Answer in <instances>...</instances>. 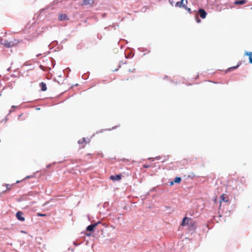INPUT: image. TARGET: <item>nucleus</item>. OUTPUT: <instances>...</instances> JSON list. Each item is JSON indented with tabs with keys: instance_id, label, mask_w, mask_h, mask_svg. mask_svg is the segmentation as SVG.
<instances>
[{
	"instance_id": "nucleus-1",
	"label": "nucleus",
	"mask_w": 252,
	"mask_h": 252,
	"mask_svg": "<svg viewBox=\"0 0 252 252\" xmlns=\"http://www.w3.org/2000/svg\"><path fill=\"white\" fill-rule=\"evenodd\" d=\"M18 43L19 41L15 39H13L11 40H9L8 41V44H7V48H11L13 46H15L17 45L18 44Z\"/></svg>"
},
{
	"instance_id": "nucleus-2",
	"label": "nucleus",
	"mask_w": 252,
	"mask_h": 252,
	"mask_svg": "<svg viewBox=\"0 0 252 252\" xmlns=\"http://www.w3.org/2000/svg\"><path fill=\"white\" fill-rule=\"evenodd\" d=\"M16 217L17 218L22 221H23L25 220V218H24L23 217V213L21 212H18L17 213H16Z\"/></svg>"
},
{
	"instance_id": "nucleus-3",
	"label": "nucleus",
	"mask_w": 252,
	"mask_h": 252,
	"mask_svg": "<svg viewBox=\"0 0 252 252\" xmlns=\"http://www.w3.org/2000/svg\"><path fill=\"white\" fill-rule=\"evenodd\" d=\"M100 221L97 222V223H95L94 224H91L89 225L87 228V230L89 231H92L94 230V228L98 224L100 223Z\"/></svg>"
},
{
	"instance_id": "nucleus-4",
	"label": "nucleus",
	"mask_w": 252,
	"mask_h": 252,
	"mask_svg": "<svg viewBox=\"0 0 252 252\" xmlns=\"http://www.w3.org/2000/svg\"><path fill=\"white\" fill-rule=\"evenodd\" d=\"M199 14L200 15V16L202 18H205L207 15V13L205 12V11L203 9H200L199 10Z\"/></svg>"
},
{
	"instance_id": "nucleus-5",
	"label": "nucleus",
	"mask_w": 252,
	"mask_h": 252,
	"mask_svg": "<svg viewBox=\"0 0 252 252\" xmlns=\"http://www.w3.org/2000/svg\"><path fill=\"white\" fill-rule=\"evenodd\" d=\"M110 179L113 181H119L121 179V175L120 174L112 175L110 176Z\"/></svg>"
},
{
	"instance_id": "nucleus-6",
	"label": "nucleus",
	"mask_w": 252,
	"mask_h": 252,
	"mask_svg": "<svg viewBox=\"0 0 252 252\" xmlns=\"http://www.w3.org/2000/svg\"><path fill=\"white\" fill-rule=\"evenodd\" d=\"M94 0H84L83 4L85 5H91L94 2Z\"/></svg>"
},
{
	"instance_id": "nucleus-7",
	"label": "nucleus",
	"mask_w": 252,
	"mask_h": 252,
	"mask_svg": "<svg viewBox=\"0 0 252 252\" xmlns=\"http://www.w3.org/2000/svg\"><path fill=\"white\" fill-rule=\"evenodd\" d=\"M245 55L249 56V62L251 63H252V52H246Z\"/></svg>"
},
{
	"instance_id": "nucleus-8",
	"label": "nucleus",
	"mask_w": 252,
	"mask_h": 252,
	"mask_svg": "<svg viewBox=\"0 0 252 252\" xmlns=\"http://www.w3.org/2000/svg\"><path fill=\"white\" fill-rule=\"evenodd\" d=\"M246 2V0H237L235 1L234 4L236 5H242Z\"/></svg>"
},
{
	"instance_id": "nucleus-9",
	"label": "nucleus",
	"mask_w": 252,
	"mask_h": 252,
	"mask_svg": "<svg viewBox=\"0 0 252 252\" xmlns=\"http://www.w3.org/2000/svg\"><path fill=\"white\" fill-rule=\"evenodd\" d=\"M40 86L41 87V90L42 91H45L47 90L46 85L45 83L42 82L40 84Z\"/></svg>"
},
{
	"instance_id": "nucleus-10",
	"label": "nucleus",
	"mask_w": 252,
	"mask_h": 252,
	"mask_svg": "<svg viewBox=\"0 0 252 252\" xmlns=\"http://www.w3.org/2000/svg\"><path fill=\"white\" fill-rule=\"evenodd\" d=\"M59 18L61 21L65 20L67 19V16L65 14H61L59 16Z\"/></svg>"
},
{
	"instance_id": "nucleus-11",
	"label": "nucleus",
	"mask_w": 252,
	"mask_h": 252,
	"mask_svg": "<svg viewBox=\"0 0 252 252\" xmlns=\"http://www.w3.org/2000/svg\"><path fill=\"white\" fill-rule=\"evenodd\" d=\"M188 1L187 0H181L180 2V6H182L183 7L186 6V4L187 3Z\"/></svg>"
},
{
	"instance_id": "nucleus-12",
	"label": "nucleus",
	"mask_w": 252,
	"mask_h": 252,
	"mask_svg": "<svg viewBox=\"0 0 252 252\" xmlns=\"http://www.w3.org/2000/svg\"><path fill=\"white\" fill-rule=\"evenodd\" d=\"M181 181V178L180 177H176L174 180V182L175 183H180Z\"/></svg>"
},
{
	"instance_id": "nucleus-13",
	"label": "nucleus",
	"mask_w": 252,
	"mask_h": 252,
	"mask_svg": "<svg viewBox=\"0 0 252 252\" xmlns=\"http://www.w3.org/2000/svg\"><path fill=\"white\" fill-rule=\"evenodd\" d=\"M240 65V64H238L236 66H233V67H230L228 69H227V71H231V70L232 69H236L237 68H238L239 67V66Z\"/></svg>"
},
{
	"instance_id": "nucleus-14",
	"label": "nucleus",
	"mask_w": 252,
	"mask_h": 252,
	"mask_svg": "<svg viewBox=\"0 0 252 252\" xmlns=\"http://www.w3.org/2000/svg\"><path fill=\"white\" fill-rule=\"evenodd\" d=\"M225 201V202L227 201V200H226V201L225 200V198L224 197V195L223 194L221 195V196L220 197V202H221V201Z\"/></svg>"
},
{
	"instance_id": "nucleus-15",
	"label": "nucleus",
	"mask_w": 252,
	"mask_h": 252,
	"mask_svg": "<svg viewBox=\"0 0 252 252\" xmlns=\"http://www.w3.org/2000/svg\"><path fill=\"white\" fill-rule=\"evenodd\" d=\"M188 220V218H184L183 219V221H182V224L183 225H186V220Z\"/></svg>"
},
{
	"instance_id": "nucleus-16",
	"label": "nucleus",
	"mask_w": 252,
	"mask_h": 252,
	"mask_svg": "<svg viewBox=\"0 0 252 252\" xmlns=\"http://www.w3.org/2000/svg\"><path fill=\"white\" fill-rule=\"evenodd\" d=\"M5 39H0V44L4 46L5 43Z\"/></svg>"
},
{
	"instance_id": "nucleus-17",
	"label": "nucleus",
	"mask_w": 252,
	"mask_h": 252,
	"mask_svg": "<svg viewBox=\"0 0 252 252\" xmlns=\"http://www.w3.org/2000/svg\"><path fill=\"white\" fill-rule=\"evenodd\" d=\"M184 8H185L188 11L191 13V9L190 8H189V7H187L186 6L185 7H184Z\"/></svg>"
},
{
	"instance_id": "nucleus-18",
	"label": "nucleus",
	"mask_w": 252,
	"mask_h": 252,
	"mask_svg": "<svg viewBox=\"0 0 252 252\" xmlns=\"http://www.w3.org/2000/svg\"><path fill=\"white\" fill-rule=\"evenodd\" d=\"M8 41H8V40H5V43H4V46L5 47H6V48H7V44H8Z\"/></svg>"
},
{
	"instance_id": "nucleus-19",
	"label": "nucleus",
	"mask_w": 252,
	"mask_h": 252,
	"mask_svg": "<svg viewBox=\"0 0 252 252\" xmlns=\"http://www.w3.org/2000/svg\"><path fill=\"white\" fill-rule=\"evenodd\" d=\"M38 216H41V217H43V216H45L46 215L45 214H38Z\"/></svg>"
},
{
	"instance_id": "nucleus-20",
	"label": "nucleus",
	"mask_w": 252,
	"mask_h": 252,
	"mask_svg": "<svg viewBox=\"0 0 252 252\" xmlns=\"http://www.w3.org/2000/svg\"><path fill=\"white\" fill-rule=\"evenodd\" d=\"M174 183H175V182H174V181L170 182V185L171 186H172V185H173L174 184Z\"/></svg>"
},
{
	"instance_id": "nucleus-21",
	"label": "nucleus",
	"mask_w": 252,
	"mask_h": 252,
	"mask_svg": "<svg viewBox=\"0 0 252 252\" xmlns=\"http://www.w3.org/2000/svg\"><path fill=\"white\" fill-rule=\"evenodd\" d=\"M58 3L57 1H54L53 2V4L54 5V4H56L57 3Z\"/></svg>"
},
{
	"instance_id": "nucleus-22",
	"label": "nucleus",
	"mask_w": 252,
	"mask_h": 252,
	"mask_svg": "<svg viewBox=\"0 0 252 252\" xmlns=\"http://www.w3.org/2000/svg\"><path fill=\"white\" fill-rule=\"evenodd\" d=\"M176 5H179L180 6V2H177L176 3Z\"/></svg>"
},
{
	"instance_id": "nucleus-23",
	"label": "nucleus",
	"mask_w": 252,
	"mask_h": 252,
	"mask_svg": "<svg viewBox=\"0 0 252 252\" xmlns=\"http://www.w3.org/2000/svg\"><path fill=\"white\" fill-rule=\"evenodd\" d=\"M201 22V20L199 19H198L197 20V23H200Z\"/></svg>"
},
{
	"instance_id": "nucleus-24",
	"label": "nucleus",
	"mask_w": 252,
	"mask_h": 252,
	"mask_svg": "<svg viewBox=\"0 0 252 252\" xmlns=\"http://www.w3.org/2000/svg\"><path fill=\"white\" fill-rule=\"evenodd\" d=\"M83 142H86V139L85 138L83 139Z\"/></svg>"
},
{
	"instance_id": "nucleus-25",
	"label": "nucleus",
	"mask_w": 252,
	"mask_h": 252,
	"mask_svg": "<svg viewBox=\"0 0 252 252\" xmlns=\"http://www.w3.org/2000/svg\"><path fill=\"white\" fill-rule=\"evenodd\" d=\"M144 167H146V168H148L149 167V166L148 165H145Z\"/></svg>"
},
{
	"instance_id": "nucleus-26",
	"label": "nucleus",
	"mask_w": 252,
	"mask_h": 252,
	"mask_svg": "<svg viewBox=\"0 0 252 252\" xmlns=\"http://www.w3.org/2000/svg\"><path fill=\"white\" fill-rule=\"evenodd\" d=\"M15 107H16V106H14V105H13V106H12V108H15Z\"/></svg>"
},
{
	"instance_id": "nucleus-27",
	"label": "nucleus",
	"mask_w": 252,
	"mask_h": 252,
	"mask_svg": "<svg viewBox=\"0 0 252 252\" xmlns=\"http://www.w3.org/2000/svg\"><path fill=\"white\" fill-rule=\"evenodd\" d=\"M10 68L9 67V68H8L7 69V71H9V70H10Z\"/></svg>"
},
{
	"instance_id": "nucleus-28",
	"label": "nucleus",
	"mask_w": 252,
	"mask_h": 252,
	"mask_svg": "<svg viewBox=\"0 0 252 252\" xmlns=\"http://www.w3.org/2000/svg\"><path fill=\"white\" fill-rule=\"evenodd\" d=\"M78 143H79V144H80V143H81L82 142L79 140V141H78Z\"/></svg>"
},
{
	"instance_id": "nucleus-29",
	"label": "nucleus",
	"mask_w": 252,
	"mask_h": 252,
	"mask_svg": "<svg viewBox=\"0 0 252 252\" xmlns=\"http://www.w3.org/2000/svg\"><path fill=\"white\" fill-rule=\"evenodd\" d=\"M47 203H47H44V204H43V206H45V205H46V204Z\"/></svg>"
},
{
	"instance_id": "nucleus-30",
	"label": "nucleus",
	"mask_w": 252,
	"mask_h": 252,
	"mask_svg": "<svg viewBox=\"0 0 252 252\" xmlns=\"http://www.w3.org/2000/svg\"><path fill=\"white\" fill-rule=\"evenodd\" d=\"M30 178V177H29V176H27V177H26V178Z\"/></svg>"
}]
</instances>
